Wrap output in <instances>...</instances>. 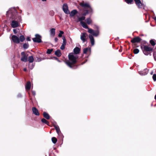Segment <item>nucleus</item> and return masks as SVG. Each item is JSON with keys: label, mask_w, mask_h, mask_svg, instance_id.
<instances>
[{"label": "nucleus", "mask_w": 156, "mask_h": 156, "mask_svg": "<svg viewBox=\"0 0 156 156\" xmlns=\"http://www.w3.org/2000/svg\"><path fill=\"white\" fill-rule=\"evenodd\" d=\"M28 61L30 63H32L34 61V58L32 56H30L28 58Z\"/></svg>", "instance_id": "b1692460"}, {"label": "nucleus", "mask_w": 156, "mask_h": 156, "mask_svg": "<svg viewBox=\"0 0 156 156\" xmlns=\"http://www.w3.org/2000/svg\"><path fill=\"white\" fill-rule=\"evenodd\" d=\"M32 110L33 113L35 115H39V113L38 110L36 108L33 107L32 108Z\"/></svg>", "instance_id": "f3484780"}, {"label": "nucleus", "mask_w": 156, "mask_h": 156, "mask_svg": "<svg viewBox=\"0 0 156 156\" xmlns=\"http://www.w3.org/2000/svg\"><path fill=\"white\" fill-rule=\"evenodd\" d=\"M22 97V95L21 94L19 93L17 95V97L18 98H21Z\"/></svg>", "instance_id": "49530a36"}, {"label": "nucleus", "mask_w": 156, "mask_h": 156, "mask_svg": "<svg viewBox=\"0 0 156 156\" xmlns=\"http://www.w3.org/2000/svg\"><path fill=\"white\" fill-rule=\"evenodd\" d=\"M41 60L40 58H38V59H37V61L38 62H40V61H41Z\"/></svg>", "instance_id": "603ef678"}, {"label": "nucleus", "mask_w": 156, "mask_h": 156, "mask_svg": "<svg viewBox=\"0 0 156 156\" xmlns=\"http://www.w3.org/2000/svg\"><path fill=\"white\" fill-rule=\"evenodd\" d=\"M21 60L23 62H26L27 61V57L26 56H23L21 57Z\"/></svg>", "instance_id": "393cba45"}, {"label": "nucleus", "mask_w": 156, "mask_h": 156, "mask_svg": "<svg viewBox=\"0 0 156 156\" xmlns=\"http://www.w3.org/2000/svg\"><path fill=\"white\" fill-rule=\"evenodd\" d=\"M20 18H21L20 17H19V19L20 20Z\"/></svg>", "instance_id": "680f3d73"}, {"label": "nucleus", "mask_w": 156, "mask_h": 156, "mask_svg": "<svg viewBox=\"0 0 156 156\" xmlns=\"http://www.w3.org/2000/svg\"><path fill=\"white\" fill-rule=\"evenodd\" d=\"M62 39L63 40L62 44L63 45H66V39L65 37L64 36H63Z\"/></svg>", "instance_id": "bb28decb"}, {"label": "nucleus", "mask_w": 156, "mask_h": 156, "mask_svg": "<svg viewBox=\"0 0 156 156\" xmlns=\"http://www.w3.org/2000/svg\"><path fill=\"white\" fill-rule=\"evenodd\" d=\"M43 115L44 117L47 119H50V116L47 112H44Z\"/></svg>", "instance_id": "4be33fe9"}, {"label": "nucleus", "mask_w": 156, "mask_h": 156, "mask_svg": "<svg viewBox=\"0 0 156 156\" xmlns=\"http://www.w3.org/2000/svg\"><path fill=\"white\" fill-rule=\"evenodd\" d=\"M134 1L135 2L136 4V0H134Z\"/></svg>", "instance_id": "13d9d810"}, {"label": "nucleus", "mask_w": 156, "mask_h": 156, "mask_svg": "<svg viewBox=\"0 0 156 156\" xmlns=\"http://www.w3.org/2000/svg\"><path fill=\"white\" fill-rule=\"evenodd\" d=\"M13 32L15 34H16L17 32L16 29H14L13 30Z\"/></svg>", "instance_id": "a18cd8bd"}, {"label": "nucleus", "mask_w": 156, "mask_h": 156, "mask_svg": "<svg viewBox=\"0 0 156 156\" xmlns=\"http://www.w3.org/2000/svg\"><path fill=\"white\" fill-rule=\"evenodd\" d=\"M46 0H42V1H45Z\"/></svg>", "instance_id": "bf43d9fd"}, {"label": "nucleus", "mask_w": 156, "mask_h": 156, "mask_svg": "<svg viewBox=\"0 0 156 156\" xmlns=\"http://www.w3.org/2000/svg\"><path fill=\"white\" fill-rule=\"evenodd\" d=\"M41 122L44 123L46 124L47 125H48L49 122L47 121V120L44 119H42L41 120Z\"/></svg>", "instance_id": "c85d7f7f"}, {"label": "nucleus", "mask_w": 156, "mask_h": 156, "mask_svg": "<svg viewBox=\"0 0 156 156\" xmlns=\"http://www.w3.org/2000/svg\"><path fill=\"white\" fill-rule=\"evenodd\" d=\"M81 6L85 8H87L89 9L90 10H91V8L89 5L87 3H84L83 2H81L80 4Z\"/></svg>", "instance_id": "f8f14e48"}, {"label": "nucleus", "mask_w": 156, "mask_h": 156, "mask_svg": "<svg viewBox=\"0 0 156 156\" xmlns=\"http://www.w3.org/2000/svg\"><path fill=\"white\" fill-rule=\"evenodd\" d=\"M52 58H54L56 60H57L58 62H60V61L56 57H53Z\"/></svg>", "instance_id": "79ce46f5"}, {"label": "nucleus", "mask_w": 156, "mask_h": 156, "mask_svg": "<svg viewBox=\"0 0 156 156\" xmlns=\"http://www.w3.org/2000/svg\"><path fill=\"white\" fill-rule=\"evenodd\" d=\"M153 72H151V74H153Z\"/></svg>", "instance_id": "052dcab7"}, {"label": "nucleus", "mask_w": 156, "mask_h": 156, "mask_svg": "<svg viewBox=\"0 0 156 156\" xmlns=\"http://www.w3.org/2000/svg\"><path fill=\"white\" fill-rule=\"evenodd\" d=\"M62 9L65 13L66 14L69 13V11L68 10V7L66 4H65L63 5L62 6Z\"/></svg>", "instance_id": "1a4fd4ad"}, {"label": "nucleus", "mask_w": 156, "mask_h": 156, "mask_svg": "<svg viewBox=\"0 0 156 156\" xmlns=\"http://www.w3.org/2000/svg\"><path fill=\"white\" fill-rule=\"evenodd\" d=\"M20 41L23 42L25 39V38L23 35H21L20 36L19 38Z\"/></svg>", "instance_id": "a878e982"}, {"label": "nucleus", "mask_w": 156, "mask_h": 156, "mask_svg": "<svg viewBox=\"0 0 156 156\" xmlns=\"http://www.w3.org/2000/svg\"><path fill=\"white\" fill-rule=\"evenodd\" d=\"M52 142L54 144H55L57 141V139L55 137H52L51 138Z\"/></svg>", "instance_id": "2f4dec72"}, {"label": "nucleus", "mask_w": 156, "mask_h": 156, "mask_svg": "<svg viewBox=\"0 0 156 156\" xmlns=\"http://www.w3.org/2000/svg\"><path fill=\"white\" fill-rule=\"evenodd\" d=\"M32 93L34 96H35L36 95V92L35 91L32 90Z\"/></svg>", "instance_id": "c03bdc74"}, {"label": "nucleus", "mask_w": 156, "mask_h": 156, "mask_svg": "<svg viewBox=\"0 0 156 156\" xmlns=\"http://www.w3.org/2000/svg\"><path fill=\"white\" fill-rule=\"evenodd\" d=\"M12 39L13 41L15 43L18 44L20 43L19 37L16 35H12Z\"/></svg>", "instance_id": "9b49d317"}, {"label": "nucleus", "mask_w": 156, "mask_h": 156, "mask_svg": "<svg viewBox=\"0 0 156 156\" xmlns=\"http://www.w3.org/2000/svg\"><path fill=\"white\" fill-rule=\"evenodd\" d=\"M85 63V62H83V63H82V64H84Z\"/></svg>", "instance_id": "e2e57ef3"}, {"label": "nucleus", "mask_w": 156, "mask_h": 156, "mask_svg": "<svg viewBox=\"0 0 156 156\" xmlns=\"http://www.w3.org/2000/svg\"><path fill=\"white\" fill-rule=\"evenodd\" d=\"M87 34L86 33H82L80 35V39L83 43L85 42L86 41V38Z\"/></svg>", "instance_id": "6e6552de"}, {"label": "nucleus", "mask_w": 156, "mask_h": 156, "mask_svg": "<svg viewBox=\"0 0 156 156\" xmlns=\"http://www.w3.org/2000/svg\"><path fill=\"white\" fill-rule=\"evenodd\" d=\"M86 22L87 24H90L91 23L92 20L90 18H89L86 20Z\"/></svg>", "instance_id": "c756f323"}, {"label": "nucleus", "mask_w": 156, "mask_h": 156, "mask_svg": "<svg viewBox=\"0 0 156 156\" xmlns=\"http://www.w3.org/2000/svg\"><path fill=\"white\" fill-rule=\"evenodd\" d=\"M153 79L154 81H156V74H154L153 75Z\"/></svg>", "instance_id": "ea45409f"}, {"label": "nucleus", "mask_w": 156, "mask_h": 156, "mask_svg": "<svg viewBox=\"0 0 156 156\" xmlns=\"http://www.w3.org/2000/svg\"><path fill=\"white\" fill-rule=\"evenodd\" d=\"M54 126L55 128L56 132L58 134V135L59 136H61L62 133L60 131L59 126L57 125H54Z\"/></svg>", "instance_id": "2eb2a0df"}, {"label": "nucleus", "mask_w": 156, "mask_h": 156, "mask_svg": "<svg viewBox=\"0 0 156 156\" xmlns=\"http://www.w3.org/2000/svg\"><path fill=\"white\" fill-rule=\"evenodd\" d=\"M64 34V32L62 31H60L59 34L58 35V37H61L62 35Z\"/></svg>", "instance_id": "e433bc0d"}, {"label": "nucleus", "mask_w": 156, "mask_h": 156, "mask_svg": "<svg viewBox=\"0 0 156 156\" xmlns=\"http://www.w3.org/2000/svg\"><path fill=\"white\" fill-rule=\"evenodd\" d=\"M54 12L53 11H51L50 12V14L53 16L54 15Z\"/></svg>", "instance_id": "37998d69"}, {"label": "nucleus", "mask_w": 156, "mask_h": 156, "mask_svg": "<svg viewBox=\"0 0 156 156\" xmlns=\"http://www.w3.org/2000/svg\"><path fill=\"white\" fill-rule=\"evenodd\" d=\"M139 51V50L138 49H137V53H138Z\"/></svg>", "instance_id": "6e6d98bb"}, {"label": "nucleus", "mask_w": 156, "mask_h": 156, "mask_svg": "<svg viewBox=\"0 0 156 156\" xmlns=\"http://www.w3.org/2000/svg\"><path fill=\"white\" fill-rule=\"evenodd\" d=\"M34 66V64L33 63L29 64L28 66V68L30 70L33 69Z\"/></svg>", "instance_id": "cd10ccee"}, {"label": "nucleus", "mask_w": 156, "mask_h": 156, "mask_svg": "<svg viewBox=\"0 0 156 156\" xmlns=\"http://www.w3.org/2000/svg\"><path fill=\"white\" fill-rule=\"evenodd\" d=\"M54 126L55 128L56 132L58 134V135L59 136H61L62 133L60 131L59 126L57 125H54Z\"/></svg>", "instance_id": "ddd939ff"}, {"label": "nucleus", "mask_w": 156, "mask_h": 156, "mask_svg": "<svg viewBox=\"0 0 156 156\" xmlns=\"http://www.w3.org/2000/svg\"><path fill=\"white\" fill-rule=\"evenodd\" d=\"M55 55L58 57H60L62 55V53L60 50L58 49L56 51L55 53Z\"/></svg>", "instance_id": "a211bd4d"}, {"label": "nucleus", "mask_w": 156, "mask_h": 156, "mask_svg": "<svg viewBox=\"0 0 156 156\" xmlns=\"http://www.w3.org/2000/svg\"><path fill=\"white\" fill-rule=\"evenodd\" d=\"M35 38L32 39L34 42L39 43L42 42L41 37L40 35L36 34L35 35Z\"/></svg>", "instance_id": "20e7f679"}, {"label": "nucleus", "mask_w": 156, "mask_h": 156, "mask_svg": "<svg viewBox=\"0 0 156 156\" xmlns=\"http://www.w3.org/2000/svg\"><path fill=\"white\" fill-rule=\"evenodd\" d=\"M90 10H86V12L83 14V16H85L87 14H88L89 12H90Z\"/></svg>", "instance_id": "c9c22d12"}, {"label": "nucleus", "mask_w": 156, "mask_h": 156, "mask_svg": "<svg viewBox=\"0 0 156 156\" xmlns=\"http://www.w3.org/2000/svg\"><path fill=\"white\" fill-rule=\"evenodd\" d=\"M138 73L141 76H143L147 74L148 72L145 69H144L143 71H139Z\"/></svg>", "instance_id": "6ab92c4d"}, {"label": "nucleus", "mask_w": 156, "mask_h": 156, "mask_svg": "<svg viewBox=\"0 0 156 156\" xmlns=\"http://www.w3.org/2000/svg\"><path fill=\"white\" fill-rule=\"evenodd\" d=\"M154 20H155L156 22V17H154Z\"/></svg>", "instance_id": "4d7b16f0"}, {"label": "nucleus", "mask_w": 156, "mask_h": 156, "mask_svg": "<svg viewBox=\"0 0 156 156\" xmlns=\"http://www.w3.org/2000/svg\"><path fill=\"white\" fill-rule=\"evenodd\" d=\"M65 45L62 44V45L60 47V48L61 50H63L65 48Z\"/></svg>", "instance_id": "a19ab883"}, {"label": "nucleus", "mask_w": 156, "mask_h": 156, "mask_svg": "<svg viewBox=\"0 0 156 156\" xmlns=\"http://www.w3.org/2000/svg\"><path fill=\"white\" fill-rule=\"evenodd\" d=\"M150 43L152 45V46H154L155 44H156V43H155L154 42V40H151L150 41Z\"/></svg>", "instance_id": "4c0bfd02"}, {"label": "nucleus", "mask_w": 156, "mask_h": 156, "mask_svg": "<svg viewBox=\"0 0 156 156\" xmlns=\"http://www.w3.org/2000/svg\"><path fill=\"white\" fill-rule=\"evenodd\" d=\"M21 55L23 56H26L25 53L24 52H23L21 53Z\"/></svg>", "instance_id": "8fccbe9b"}, {"label": "nucleus", "mask_w": 156, "mask_h": 156, "mask_svg": "<svg viewBox=\"0 0 156 156\" xmlns=\"http://www.w3.org/2000/svg\"><path fill=\"white\" fill-rule=\"evenodd\" d=\"M131 56H129V58L130 59H132V58L131 57Z\"/></svg>", "instance_id": "5fc2aeb1"}, {"label": "nucleus", "mask_w": 156, "mask_h": 156, "mask_svg": "<svg viewBox=\"0 0 156 156\" xmlns=\"http://www.w3.org/2000/svg\"><path fill=\"white\" fill-rule=\"evenodd\" d=\"M137 6L139 8L145 9V5L143 3L142 1L141 2V0H137Z\"/></svg>", "instance_id": "0eeeda50"}, {"label": "nucleus", "mask_w": 156, "mask_h": 156, "mask_svg": "<svg viewBox=\"0 0 156 156\" xmlns=\"http://www.w3.org/2000/svg\"><path fill=\"white\" fill-rule=\"evenodd\" d=\"M85 18V17L83 16L78 18V20L79 21H80V22L81 21H82L84 20Z\"/></svg>", "instance_id": "72a5a7b5"}, {"label": "nucleus", "mask_w": 156, "mask_h": 156, "mask_svg": "<svg viewBox=\"0 0 156 156\" xmlns=\"http://www.w3.org/2000/svg\"><path fill=\"white\" fill-rule=\"evenodd\" d=\"M80 49L78 47H76L73 49L74 54L73 53H70L68 55L69 61H67L65 62L66 64L69 67L72 69H76L77 66L75 65L77 62L76 59L78 57L76 55L80 53Z\"/></svg>", "instance_id": "f257e3e1"}, {"label": "nucleus", "mask_w": 156, "mask_h": 156, "mask_svg": "<svg viewBox=\"0 0 156 156\" xmlns=\"http://www.w3.org/2000/svg\"><path fill=\"white\" fill-rule=\"evenodd\" d=\"M27 40L28 41H30V37H28L27 38Z\"/></svg>", "instance_id": "09e8293b"}, {"label": "nucleus", "mask_w": 156, "mask_h": 156, "mask_svg": "<svg viewBox=\"0 0 156 156\" xmlns=\"http://www.w3.org/2000/svg\"><path fill=\"white\" fill-rule=\"evenodd\" d=\"M80 23L84 28L85 29H88V32L89 33L91 34L93 36L95 37H97L99 35V31L98 30L94 31L91 29L88 28L87 25L83 21H81Z\"/></svg>", "instance_id": "7ed1b4c3"}, {"label": "nucleus", "mask_w": 156, "mask_h": 156, "mask_svg": "<svg viewBox=\"0 0 156 156\" xmlns=\"http://www.w3.org/2000/svg\"><path fill=\"white\" fill-rule=\"evenodd\" d=\"M141 40V39L139 37H137V42H140Z\"/></svg>", "instance_id": "de8ad7c7"}, {"label": "nucleus", "mask_w": 156, "mask_h": 156, "mask_svg": "<svg viewBox=\"0 0 156 156\" xmlns=\"http://www.w3.org/2000/svg\"><path fill=\"white\" fill-rule=\"evenodd\" d=\"M89 37L90 39L91 45L93 46L94 44V40L93 37L92 35L89 34Z\"/></svg>", "instance_id": "dca6fc26"}, {"label": "nucleus", "mask_w": 156, "mask_h": 156, "mask_svg": "<svg viewBox=\"0 0 156 156\" xmlns=\"http://www.w3.org/2000/svg\"><path fill=\"white\" fill-rule=\"evenodd\" d=\"M131 41L133 44V47L135 48L133 50V52L134 54H136V37H135L133 39H132Z\"/></svg>", "instance_id": "39448f33"}, {"label": "nucleus", "mask_w": 156, "mask_h": 156, "mask_svg": "<svg viewBox=\"0 0 156 156\" xmlns=\"http://www.w3.org/2000/svg\"><path fill=\"white\" fill-rule=\"evenodd\" d=\"M17 14V11L15 8H10L7 12L6 13L7 16L9 17L10 19H11L12 20L16 19Z\"/></svg>", "instance_id": "f03ea898"}, {"label": "nucleus", "mask_w": 156, "mask_h": 156, "mask_svg": "<svg viewBox=\"0 0 156 156\" xmlns=\"http://www.w3.org/2000/svg\"><path fill=\"white\" fill-rule=\"evenodd\" d=\"M54 126L55 128L56 132L58 134V135L59 136H61L62 133L60 131L59 126L57 125H54Z\"/></svg>", "instance_id": "4468645a"}, {"label": "nucleus", "mask_w": 156, "mask_h": 156, "mask_svg": "<svg viewBox=\"0 0 156 156\" xmlns=\"http://www.w3.org/2000/svg\"><path fill=\"white\" fill-rule=\"evenodd\" d=\"M53 50V49H48L47 50V53L48 54H50L51 52Z\"/></svg>", "instance_id": "58836bf2"}, {"label": "nucleus", "mask_w": 156, "mask_h": 156, "mask_svg": "<svg viewBox=\"0 0 156 156\" xmlns=\"http://www.w3.org/2000/svg\"><path fill=\"white\" fill-rule=\"evenodd\" d=\"M31 87V83L30 82L28 81L27 82L26 86H25V88L26 89L28 90H29Z\"/></svg>", "instance_id": "412c9836"}, {"label": "nucleus", "mask_w": 156, "mask_h": 156, "mask_svg": "<svg viewBox=\"0 0 156 156\" xmlns=\"http://www.w3.org/2000/svg\"><path fill=\"white\" fill-rule=\"evenodd\" d=\"M125 2L128 4H132L133 0H125Z\"/></svg>", "instance_id": "f704fd0d"}, {"label": "nucleus", "mask_w": 156, "mask_h": 156, "mask_svg": "<svg viewBox=\"0 0 156 156\" xmlns=\"http://www.w3.org/2000/svg\"><path fill=\"white\" fill-rule=\"evenodd\" d=\"M55 29L51 28L50 30V34L51 36L54 37L55 34Z\"/></svg>", "instance_id": "aec40b11"}, {"label": "nucleus", "mask_w": 156, "mask_h": 156, "mask_svg": "<svg viewBox=\"0 0 156 156\" xmlns=\"http://www.w3.org/2000/svg\"><path fill=\"white\" fill-rule=\"evenodd\" d=\"M23 70L24 71H26L27 70V69L26 68H24L23 69Z\"/></svg>", "instance_id": "864d4df0"}, {"label": "nucleus", "mask_w": 156, "mask_h": 156, "mask_svg": "<svg viewBox=\"0 0 156 156\" xmlns=\"http://www.w3.org/2000/svg\"><path fill=\"white\" fill-rule=\"evenodd\" d=\"M77 13V11L76 10H73L71 11L70 15L71 16H74Z\"/></svg>", "instance_id": "5701e85b"}, {"label": "nucleus", "mask_w": 156, "mask_h": 156, "mask_svg": "<svg viewBox=\"0 0 156 156\" xmlns=\"http://www.w3.org/2000/svg\"><path fill=\"white\" fill-rule=\"evenodd\" d=\"M23 48L25 49H27L29 47V44L28 43L24 44L23 45Z\"/></svg>", "instance_id": "473e14b6"}, {"label": "nucleus", "mask_w": 156, "mask_h": 156, "mask_svg": "<svg viewBox=\"0 0 156 156\" xmlns=\"http://www.w3.org/2000/svg\"><path fill=\"white\" fill-rule=\"evenodd\" d=\"M152 48H151L150 46L145 45L144 46V50L143 52L145 55H147L148 54V53L147 52L150 51H152Z\"/></svg>", "instance_id": "423d86ee"}, {"label": "nucleus", "mask_w": 156, "mask_h": 156, "mask_svg": "<svg viewBox=\"0 0 156 156\" xmlns=\"http://www.w3.org/2000/svg\"><path fill=\"white\" fill-rule=\"evenodd\" d=\"M58 41V38L57 37H55V42H57Z\"/></svg>", "instance_id": "3c124183"}, {"label": "nucleus", "mask_w": 156, "mask_h": 156, "mask_svg": "<svg viewBox=\"0 0 156 156\" xmlns=\"http://www.w3.org/2000/svg\"><path fill=\"white\" fill-rule=\"evenodd\" d=\"M11 27L12 28H16L19 26V23L18 21L13 20L11 23Z\"/></svg>", "instance_id": "9d476101"}, {"label": "nucleus", "mask_w": 156, "mask_h": 156, "mask_svg": "<svg viewBox=\"0 0 156 156\" xmlns=\"http://www.w3.org/2000/svg\"><path fill=\"white\" fill-rule=\"evenodd\" d=\"M90 48H84L83 50V53L84 54H86L88 51H90Z\"/></svg>", "instance_id": "7c9ffc66"}]
</instances>
